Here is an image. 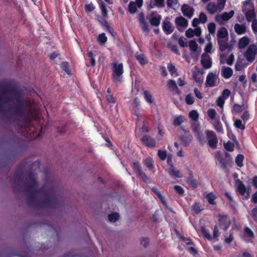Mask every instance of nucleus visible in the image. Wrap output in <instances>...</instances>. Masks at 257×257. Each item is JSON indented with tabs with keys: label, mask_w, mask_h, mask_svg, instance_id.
Here are the masks:
<instances>
[{
	"label": "nucleus",
	"mask_w": 257,
	"mask_h": 257,
	"mask_svg": "<svg viewBox=\"0 0 257 257\" xmlns=\"http://www.w3.org/2000/svg\"><path fill=\"white\" fill-rule=\"evenodd\" d=\"M158 155L160 159L162 161H164L166 158H167V163L170 166V170L169 171V173L170 175L173 177V178L176 179L177 177V173L175 168L173 165L171 156L170 155H167L166 151L161 150H158Z\"/></svg>",
	"instance_id": "nucleus-1"
},
{
	"label": "nucleus",
	"mask_w": 257,
	"mask_h": 257,
	"mask_svg": "<svg viewBox=\"0 0 257 257\" xmlns=\"http://www.w3.org/2000/svg\"><path fill=\"white\" fill-rule=\"evenodd\" d=\"M112 76L115 82L121 81V76L123 73V67L122 63L114 62L112 64Z\"/></svg>",
	"instance_id": "nucleus-2"
},
{
	"label": "nucleus",
	"mask_w": 257,
	"mask_h": 257,
	"mask_svg": "<svg viewBox=\"0 0 257 257\" xmlns=\"http://www.w3.org/2000/svg\"><path fill=\"white\" fill-rule=\"evenodd\" d=\"M205 134L207 140V145L211 149H215L218 144V138L216 134L213 131L210 130H206Z\"/></svg>",
	"instance_id": "nucleus-3"
},
{
	"label": "nucleus",
	"mask_w": 257,
	"mask_h": 257,
	"mask_svg": "<svg viewBox=\"0 0 257 257\" xmlns=\"http://www.w3.org/2000/svg\"><path fill=\"white\" fill-rule=\"evenodd\" d=\"M178 237L179 239L182 241L184 244L186 245H193L189 246L187 248L188 251L192 255H196L198 254V250L194 247V244L192 241L190 237H185L180 235V234L178 231Z\"/></svg>",
	"instance_id": "nucleus-4"
},
{
	"label": "nucleus",
	"mask_w": 257,
	"mask_h": 257,
	"mask_svg": "<svg viewBox=\"0 0 257 257\" xmlns=\"http://www.w3.org/2000/svg\"><path fill=\"white\" fill-rule=\"evenodd\" d=\"M257 54V48L254 45H251L247 48L244 56L248 62L251 63L255 59V56Z\"/></svg>",
	"instance_id": "nucleus-5"
},
{
	"label": "nucleus",
	"mask_w": 257,
	"mask_h": 257,
	"mask_svg": "<svg viewBox=\"0 0 257 257\" xmlns=\"http://www.w3.org/2000/svg\"><path fill=\"white\" fill-rule=\"evenodd\" d=\"M138 19L143 31L149 33L150 29L149 25L145 19V14L142 12H140L138 15Z\"/></svg>",
	"instance_id": "nucleus-6"
},
{
	"label": "nucleus",
	"mask_w": 257,
	"mask_h": 257,
	"mask_svg": "<svg viewBox=\"0 0 257 257\" xmlns=\"http://www.w3.org/2000/svg\"><path fill=\"white\" fill-rule=\"evenodd\" d=\"M161 19V16L156 12H152L149 18L151 25L155 27L159 26Z\"/></svg>",
	"instance_id": "nucleus-7"
},
{
	"label": "nucleus",
	"mask_w": 257,
	"mask_h": 257,
	"mask_svg": "<svg viewBox=\"0 0 257 257\" xmlns=\"http://www.w3.org/2000/svg\"><path fill=\"white\" fill-rule=\"evenodd\" d=\"M219 226L224 231H226L230 225V220L226 215L219 216Z\"/></svg>",
	"instance_id": "nucleus-8"
},
{
	"label": "nucleus",
	"mask_w": 257,
	"mask_h": 257,
	"mask_svg": "<svg viewBox=\"0 0 257 257\" xmlns=\"http://www.w3.org/2000/svg\"><path fill=\"white\" fill-rule=\"evenodd\" d=\"M143 4V0H136V2H131L128 6V10L131 14L135 13L138 8H140L142 7Z\"/></svg>",
	"instance_id": "nucleus-9"
},
{
	"label": "nucleus",
	"mask_w": 257,
	"mask_h": 257,
	"mask_svg": "<svg viewBox=\"0 0 257 257\" xmlns=\"http://www.w3.org/2000/svg\"><path fill=\"white\" fill-rule=\"evenodd\" d=\"M201 64L203 68L205 69L210 68L212 66L211 57L205 53L203 54L201 56Z\"/></svg>",
	"instance_id": "nucleus-10"
},
{
	"label": "nucleus",
	"mask_w": 257,
	"mask_h": 257,
	"mask_svg": "<svg viewBox=\"0 0 257 257\" xmlns=\"http://www.w3.org/2000/svg\"><path fill=\"white\" fill-rule=\"evenodd\" d=\"M216 76L213 72H209L206 77L205 85L206 87H213L216 85Z\"/></svg>",
	"instance_id": "nucleus-11"
},
{
	"label": "nucleus",
	"mask_w": 257,
	"mask_h": 257,
	"mask_svg": "<svg viewBox=\"0 0 257 257\" xmlns=\"http://www.w3.org/2000/svg\"><path fill=\"white\" fill-rule=\"evenodd\" d=\"M230 155L228 153H226L225 154V157H223L221 155H219L217 158V160L221 165V167L224 169H226L227 167V164L229 163L230 161Z\"/></svg>",
	"instance_id": "nucleus-12"
},
{
	"label": "nucleus",
	"mask_w": 257,
	"mask_h": 257,
	"mask_svg": "<svg viewBox=\"0 0 257 257\" xmlns=\"http://www.w3.org/2000/svg\"><path fill=\"white\" fill-rule=\"evenodd\" d=\"M186 182L192 188H196L198 186L197 180L194 178L193 172L190 170L189 171V176Z\"/></svg>",
	"instance_id": "nucleus-13"
},
{
	"label": "nucleus",
	"mask_w": 257,
	"mask_h": 257,
	"mask_svg": "<svg viewBox=\"0 0 257 257\" xmlns=\"http://www.w3.org/2000/svg\"><path fill=\"white\" fill-rule=\"evenodd\" d=\"M181 11L183 15L189 19H190L193 16L194 9L188 5H183L181 8Z\"/></svg>",
	"instance_id": "nucleus-14"
},
{
	"label": "nucleus",
	"mask_w": 257,
	"mask_h": 257,
	"mask_svg": "<svg viewBox=\"0 0 257 257\" xmlns=\"http://www.w3.org/2000/svg\"><path fill=\"white\" fill-rule=\"evenodd\" d=\"M192 136L189 133L188 131L185 132V135L180 137V140L184 146H188L192 141Z\"/></svg>",
	"instance_id": "nucleus-15"
},
{
	"label": "nucleus",
	"mask_w": 257,
	"mask_h": 257,
	"mask_svg": "<svg viewBox=\"0 0 257 257\" xmlns=\"http://www.w3.org/2000/svg\"><path fill=\"white\" fill-rule=\"evenodd\" d=\"M217 43L220 51L223 52L227 49L228 51L232 50V46L231 44H228L225 41L220 39H217Z\"/></svg>",
	"instance_id": "nucleus-16"
},
{
	"label": "nucleus",
	"mask_w": 257,
	"mask_h": 257,
	"mask_svg": "<svg viewBox=\"0 0 257 257\" xmlns=\"http://www.w3.org/2000/svg\"><path fill=\"white\" fill-rule=\"evenodd\" d=\"M163 29L167 35H169L172 33L174 30V27L172 26L169 21L167 20H165L163 23Z\"/></svg>",
	"instance_id": "nucleus-17"
},
{
	"label": "nucleus",
	"mask_w": 257,
	"mask_h": 257,
	"mask_svg": "<svg viewBox=\"0 0 257 257\" xmlns=\"http://www.w3.org/2000/svg\"><path fill=\"white\" fill-rule=\"evenodd\" d=\"M206 10L210 14H214L217 11H219L218 4H216L214 2H210L206 6Z\"/></svg>",
	"instance_id": "nucleus-18"
},
{
	"label": "nucleus",
	"mask_w": 257,
	"mask_h": 257,
	"mask_svg": "<svg viewBox=\"0 0 257 257\" xmlns=\"http://www.w3.org/2000/svg\"><path fill=\"white\" fill-rule=\"evenodd\" d=\"M234 12L233 11H230L229 13L224 12L221 15H217L216 17V20L218 21V18H221L223 21H227L230 19L233 16Z\"/></svg>",
	"instance_id": "nucleus-19"
},
{
	"label": "nucleus",
	"mask_w": 257,
	"mask_h": 257,
	"mask_svg": "<svg viewBox=\"0 0 257 257\" xmlns=\"http://www.w3.org/2000/svg\"><path fill=\"white\" fill-rule=\"evenodd\" d=\"M142 141L147 146L153 147L155 146V141L150 136H144L142 138Z\"/></svg>",
	"instance_id": "nucleus-20"
},
{
	"label": "nucleus",
	"mask_w": 257,
	"mask_h": 257,
	"mask_svg": "<svg viewBox=\"0 0 257 257\" xmlns=\"http://www.w3.org/2000/svg\"><path fill=\"white\" fill-rule=\"evenodd\" d=\"M234 30L237 35H242L246 31V27L244 24H235L234 25Z\"/></svg>",
	"instance_id": "nucleus-21"
},
{
	"label": "nucleus",
	"mask_w": 257,
	"mask_h": 257,
	"mask_svg": "<svg viewBox=\"0 0 257 257\" xmlns=\"http://www.w3.org/2000/svg\"><path fill=\"white\" fill-rule=\"evenodd\" d=\"M233 74V70L230 67H224L221 70V75L225 79H228L231 77Z\"/></svg>",
	"instance_id": "nucleus-22"
},
{
	"label": "nucleus",
	"mask_w": 257,
	"mask_h": 257,
	"mask_svg": "<svg viewBox=\"0 0 257 257\" xmlns=\"http://www.w3.org/2000/svg\"><path fill=\"white\" fill-rule=\"evenodd\" d=\"M235 182L238 184L237 187V191L242 196L244 195L245 193L246 192V188L245 185H244L243 182L239 179L236 180Z\"/></svg>",
	"instance_id": "nucleus-23"
},
{
	"label": "nucleus",
	"mask_w": 257,
	"mask_h": 257,
	"mask_svg": "<svg viewBox=\"0 0 257 257\" xmlns=\"http://www.w3.org/2000/svg\"><path fill=\"white\" fill-rule=\"evenodd\" d=\"M197 141L201 146H204L207 143L206 137L204 136L202 132H200L195 135Z\"/></svg>",
	"instance_id": "nucleus-24"
},
{
	"label": "nucleus",
	"mask_w": 257,
	"mask_h": 257,
	"mask_svg": "<svg viewBox=\"0 0 257 257\" xmlns=\"http://www.w3.org/2000/svg\"><path fill=\"white\" fill-rule=\"evenodd\" d=\"M135 57L142 65H145L148 63L146 57L143 53H139L138 52L136 53L135 54Z\"/></svg>",
	"instance_id": "nucleus-25"
},
{
	"label": "nucleus",
	"mask_w": 257,
	"mask_h": 257,
	"mask_svg": "<svg viewBox=\"0 0 257 257\" xmlns=\"http://www.w3.org/2000/svg\"><path fill=\"white\" fill-rule=\"evenodd\" d=\"M228 36V32L225 27L220 28L217 31V39L224 38Z\"/></svg>",
	"instance_id": "nucleus-26"
},
{
	"label": "nucleus",
	"mask_w": 257,
	"mask_h": 257,
	"mask_svg": "<svg viewBox=\"0 0 257 257\" xmlns=\"http://www.w3.org/2000/svg\"><path fill=\"white\" fill-rule=\"evenodd\" d=\"M167 87L170 91L175 93L177 92V85L175 80H169L167 83Z\"/></svg>",
	"instance_id": "nucleus-27"
},
{
	"label": "nucleus",
	"mask_w": 257,
	"mask_h": 257,
	"mask_svg": "<svg viewBox=\"0 0 257 257\" xmlns=\"http://www.w3.org/2000/svg\"><path fill=\"white\" fill-rule=\"evenodd\" d=\"M244 235L245 237L251 239L254 237L253 232L248 226H245L243 229Z\"/></svg>",
	"instance_id": "nucleus-28"
},
{
	"label": "nucleus",
	"mask_w": 257,
	"mask_h": 257,
	"mask_svg": "<svg viewBox=\"0 0 257 257\" xmlns=\"http://www.w3.org/2000/svg\"><path fill=\"white\" fill-rule=\"evenodd\" d=\"M249 43V39L247 37L240 38L238 41V47L242 49L245 48Z\"/></svg>",
	"instance_id": "nucleus-29"
},
{
	"label": "nucleus",
	"mask_w": 257,
	"mask_h": 257,
	"mask_svg": "<svg viewBox=\"0 0 257 257\" xmlns=\"http://www.w3.org/2000/svg\"><path fill=\"white\" fill-rule=\"evenodd\" d=\"M144 96L146 101L149 104H152L154 102V99H153L150 92L148 90H145L144 91Z\"/></svg>",
	"instance_id": "nucleus-30"
},
{
	"label": "nucleus",
	"mask_w": 257,
	"mask_h": 257,
	"mask_svg": "<svg viewBox=\"0 0 257 257\" xmlns=\"http://www.w3.org/2000/svg\"><path fill=\"white\" fill-rule=\"evenodd\" d=\"M188 21L183 17H178V26L186 28L188 26Z\"/></svg>",
	"instance_id": "nucleus-31"
},
{
	"label": "nucleus",
	"mask_w": 257,
	"mask_h": 257,
	"mask_svg": "<svg viewBox=\"0 0 257 257\" xmlns=\"http://www.w3.org/2000/svg\"><path fill=\"white\" fill-rule=\"evenodd\" d=\"M201 232L205 238H207L209 240H211L212 239V237L209 231L206 229L205 226H203L201 227Z\"/></svg>",
	"instance_id": "nucleus-32"
},
{
	"label": "nucleus",
	"mask_w": 257,
	"mask_h": 257,
	"mask_svg": "<svg viewBox=\"0 0 257 257\" xmlns=\"http://www.w3.org/2000/svg\"><path fill=\"white\" fill-rule=\"evenodd\" d=\"M201 207H202V206L199 202H195L192 206V210L196 214H198L203 209L202 208H201Z\"/></svg>",
	"instance_id": "nucleus-33"
},
{
	"label": "nucleus",
	"mask_w": 257,
	"mask_h": 257,
	"mask_svg": "<svg viewBox=\"0 0 257 257\" xmlns=\"http://www.w3.org/2000/svg\"><path fill=\"white\" fill-rule=\"evenodd\" d=\"M143 163L149 169L152 170L154 168L153 161L151 158H147L144 160Z\"/></svg>",
	"instance_id": "nucleus-34"
},
{
	"label": "nucleus",
	"mask_w": 257,
	"mask_h": 257,
	"mask_svg": "<svg viewBox=\"0 0 257 257\" xmlns=\"http://www.w3.org/2000/svg\"><path fill=\"white\" fill-rule=\"evenodd\" d=\"M206 198L210 204L215 205L216 204L215 199L216 198V197L212 192L208 193L206 195Z\"/></svg>",
	"instance_id": "nucleus-35"
},
{
	"label": "nucleus",
	"mask_w": 257,
	"mask_h": 257,
	"mask_svg": "<svg viewBox=\"0 0 257 257\" xmlns=\"http://www.w3.org/2000/svg\"><path fill=\"white\" fill-rule=\"evenodd\" d=\"M244 159V156L243 155L238 154L236 156L235 162L236 165L239 167H242L243 166V161Z\"/></svg>",
	"instance_id": "nucleus-36"
},
{
	"label": "nucleus",
	"mask_w": 257,
	"mask_h": 257,
	"mask_svg": "<svg viewBox=\"0 0 257 257\" xmlns=\"http://www.w3.org/2000/svg\"><path fill=\"white\" fill-rule=\"evenodd\" d=\"M255 16V14L253 10H248L245 13V17L247 22L253 21Z\"/></svg>",
	"instance_id": "nucleus-37"
},
{
	"label": "nucleus",
	"mask_w": 257,
	"mask_h": 257,
	"mask_svg": "<svg viewBox=\"0 0 257 257\" xmlns=\"http://www.w3.org/2000/svg\"><path fill=\"white\" fill-rule=\"evenodd\" d=\"M97 40L99 44L104 45L106 42L107 38L104 33H102L98 36Z\"/></svg>",
	"instance_id": "nucleus-38"
},
{
	"label": "nucleus",
	"mask_w": 257,
	"mask_h": 257,
	"mask_svg": "<svg viewBox=\"0 0 257 257\" xmlns=\"http://www.w3.org/2000/svg\"><path fill=\"white\" fill-rule=\"evenodd\" d=\"M191 128L194 134H196L200 131V126L198 122H194L191 124Z\"/></svg>",
	"instance_id": "nucleus-39"
},
{
	"label": "nucleus",
	"mask_w": 257,
	"mask_h": 257,
	"mask_svg": "<svg viewBox=\"0 0 257 257\" xmlns=\"http://www.w3.org/2000/svg\"><path fill=\"white\" fill-rule=\"evenodd\" d=\"M214 127L216 131L218 133H223L222 125L220 121H217L214 123Z\"/></svg>",
	"instance_id": "nucleus-40"
},
{
	"label": "nucleus",
	"mask_w": 257,
	"mask_h": 257,
	"mask_svg": "<svg viewBox=\"0 0 257 257\" xmlns=\"http://www.w3.org/2000/svg\"><path fill=\"white\" fill-rule=\"evenodd\" d=\"M119 217V216L117 213H113L108 216L109 221L111 222H115L118 219Z\"/></svg>",
	"instance_id": "nucleus-41"
},
{
	"label": "nucleus",
	"mask_w": 257,
	"mask_h": 257,
	"mask_svg": "<svg viewBox=\"0 0 257 257\" xmlns=\"http://www.w3.org/2000/svg\"><path fill=\"white\" fill-rule=\"evenodd\" d=\"M224 148L229 152H232L234 150V144L228 141L226 143L224 144Z\"/></svg>",
	"instance_id": "nucleus-42"
},
{
	"label": "nucleus",
	"mask_w": 257,
	"mask_h": 257,
	"mask_svg": "<svg viewBox=\"0 0 257 257\" xmlns=\"http://www.w3.org/2000/svg\"><path fill=\"white\" fill-rule=\"evenodd\" d=\"M189 117L193 120L196 121L198 119L199 114L196 110H193L189 112Z\"/></svg>",
	"instance_id": "nucleus-43"
},
{
	"label": "nucleus",
	"mask_w": 257,
	"mask_h": 257,
	"mask_svg": "<svg viewBox=\"0 0 257 257\" xmlns=\"http://www.w3.org/2000/svg\"><path fill=\"white\" fill-rule=\"evenodd\" d=\"M244 109V104L239 105L238 104H234L232 107V110L235 112L238 113L241 112Z\"/></svg>",
	"instance_id": "nucleus-44"
},
{
	"label": "nucleus",
	"mask_w": 257,
	"mask_h": 257,
	"mask_svg": "<svg viewBox=\"0 0 257 257\" xmlns=\"http://www.w3.org/2000/svg\"><path fill=\"white\" fill-rule=\"evenodd\" d=\"M208 30L210 34H214L216 29V25L214 23H210L207 26Z\"/></svg>",
	"instance_id": "nucleus-45"
},
{
	"label": "nucleus",
	"mask_w": 257,
	"mask_h": 257,
	"mask_svg": "<svg viewBox=\"0 0 257 257\" xmlns=\"http://www.w3.org/2000/svg\"><path fill=\"white\" fill-rule=\"evenodd\" d=\"M189 46L190 50L193 52L196 51L198 48V44L194 40H191L189 42Z\"/></svg>",
	"instance_id": "nucleus-46"
},
{
	"label": "nucleus",
	"mask_w": 257,
	"mask_h": 257,
	"mask_svg": "<svg viewBox=\"0 0 257 257\" xmlns=\"http://www.w3.org/2000/svg\"><path fill=\"white\" fill-rule=\"evenodd\" d=\"M193 77L194 80L198 83L201 84L203 81V77L202 76L199 75L198 74V73H194Z\"/></svg>",
	"instance_id": "nucleus-47"
},
{
	"label": "nucleus",
	"mask_w": 257,
	"mask_h": 257,
	"mask_svg": "<svg viewBox=\"0 0 257 257\" xmlns=\"http://www.w3.org/2000/svg\"><path fill=\"white\" fill-rule=\"evenodd\" d=\"M152 190L156 193V194L158 196V197L160 199L162 203L166 206V202L164 198L163 197L161 193L155 188H153Z\"/></svg>",
	"instance_id": "nucleus-48"
},
{
	"label": "nucleus",
	"mask_w": 257,
	"mask_h": 257,
	"mask_svg": "<svg viewBox=\"0 0 257 257\" xmlns=\"http://www.w3.org/2000/svg\"><path fill=\"white\" fill-rule=\"evenodd\" d=\"M231 94V91L228 89H225L223 90L221 95L220 96L224 99H227Z\"/></svg>",
	"instance_id": "nucleus-49"
},
{
	"label": "nucleus",
	"mask_w": 257,
	"mask_h": 257,
	"mask_svg": "<svg viewBox=\"0 0 257 257\" xmlns=\"http://www.w3.org/2000/svg\"><path fill=\"white\" fill-rule=\"evenodd\" d=\"M185 101L188 105H191L194 102V98L191 94H188L186 96Z\"/></svg>",
	"instance_id": "nucleus-50"
},
{
	"label": "nucleus",
	"mask_w": 257,
	"mask_h": 257,
	"mask_svg": "<svg viewBox=\"0 0 257 257\" xmlns=\"http://www.w3.org/2000/svg\"><path fill=\"white\" fill-rule=\"evenodd\" d=\"M234 126L240 130H244L245 129V126L242 123V121L240 119H236L234 121Z\"/></svg>",
	"instance_id": "nucleus-51"
},
{
	"label": "nucleus",
	"mask_w": 257,
	"mask_h": 257,
	"mask_svg": "<svg viewBox=\"0 0 257 257\" xmlns=\"http://www.w3.org/2000/svg\"><path fill=\"white\" fill-rule=\"evenodd\" d=\"M100 8L101 11L102 15L104 17H106L107 16V11L106 8L105 4L102 2L101 3Z\"/></svg>",
	"instance_id": "nucleus-52"
},
{
	"label": "nucleus",
	"mask_w": 257,
	"mask_h": 257,
	"mask_svg": "<svg viewBox=\"0 0 257 257\" xmlns=\"http://www.w3.org/2000/svg\"><path fill=\"white\" fill-rule=\"evenodd\" d=\"M207 114L208 117L211 119H213L215 118L216 115V112L215 110V109L213 108H210L207 111Z\"/></svg>",
	"instance_id": "nucleus-53"
},
{
	"label": "nucleus",
	"mask_w": 257,
	"mask_h": 257,
	"mask_svg": "<svg viewBox=\"0 0 257 257\" xmlns=\"http://www.w3.org/2000/svg\"><path fill=\"white\" fill-rule=\"evenodd\" d=\"M199 20L200 23L202 24H204L206 22L207 20V18L206 15L203 12H201L199 16Z\"/></svg>",
	"instance_id": "nucleus-54"
},
{
	"label": "nucleus",
	"mask_w": 257,
	"mask_h": 257,
	"mask_svg": "<svg viewBox=\"0 0 257 257\" xmlns=\"http://www.w3.org/2000/svg\"><path fill=\"white\" fill-rule=\"evenodd\" d=\"M61 68L67 74H70V71L69 69L68 63L67 62H63L61 64Z\"/></svg>",
	"instance_id": "nucleus-55"
},
{
	"label": "nucleus",
	"mask_w": 257,
	"mask_h": 257,
	"mask_svg": "<svg viewBox=\"0 0 257 257\" xmlns=\"http://www.w3.org/2000/svg\"><path fill=\"white\" fill-rule=\"evenodd\" d=\"M138 175L139 177H140L145 182H150V179L147 177V176L143 171H142L141 172L139 173Z\"/></svg>",
	"instance_id": "nucleus-56"
},
{
	"label": "nucleus",
	"mask_w": 257,
	"mask_h": 257,
	"mask_svg": "<svg viewBox=\"0 0 257 257\" xmlns=\"http://www.w3.org/2000/svg\"><path fill=\"white\" fill-rule=\"evenodd\" d=\"M185 35L187 38H192L194 36V30L192 28H189L185 32Z\"/></svg>",
	"instance_id": "nucleus-57"
},
{
	"label": "nucleus",
	"mask_w": 257,
	"mask_h": 257,
	"mask_svg": "<svg viewBox=\"0 0 257 257\" xmlns=\"http://www.w3.org/2000/svg\"><path fill=\"white\" fill-rule=\"evenodd\" d=\"M225 102V99L220 96H219L216 100L217 105L221 108L223 107Z\"/></svg>",
	"instance_id": "nucleus-58"
},
{
	"label": "nucleus",
	"mask_w": 257,
	"mask_h": 257,
	"mask_svg": "<svg viewBox=\"0 0 257 257\" xmlns=\"http://www.w3.org/2000/svg\"><path fill=\"white\" fill-rule=\"evenodd\" d=\"M88 57L90 58V63L91 65L92 66H94L95 65V61L92 51L88 52Z\"/></svg>",
	"instance_id": "nucleus-59"
},
{
	"label": "nucleus",
	"mask_w": 257,
	"mask_h": 257,
	"mask_svg": "<svg viewBox=\"0 0 257 257\" xmlns=\"http://www.w3.org/2000/svg\"><path fill=\"white\" fill-rule=\"evenodd\" d=\"M226 0H217L218 7H219V11L222 10L225 6Z\"/></svg>",
	"instance_id": "nucleus-60"
},
{
	"label": "nucleus",
	"mask_w": 257,
	"mask_h": 257,
	"mask_svg": "<svg viewBox=\"0 0 257 257\" xmlns=\"http://www.w3.org/2000/svg\"><path fill=\"white\" fill-rule=\"evenodd\" d=\"M133 168L137 171L138 174L143 171L141 169V165L138 162H134L133 163Z\"/></svg>",
	"instance_id": "nucleus-61"
},
{
	"label": "nucleus",
	"mask_w": 257,
	"mask_h": 257,
	"mask_svg": "<svg viewBox=\"0 0 257 257\" xmlns=\"http://www.w3.org/2000/svg\"><path fill=\"white\" fill-rule=\"evenodd\" d=\"M234 60V55L231 54L226 60V63L229 65H232Z\"/></svg>",
	"instance_id": "nucleus-62"
},
{
	"label": "nucleus",
	"mask_w": 257,
	"mask_h": 257,
	"mask_svg": "<svg viewBox=\"0 0 257 257\" xmlns=\"http://www.w3.org/2000/svg\"><path fill=\"white\" fill-rule=\"evenodd\" d=\"M168 69L170 72V73L172 75L176 71V68L174 65H173L172 63H170L168 64Z\"/></svg>",
	"instance_id": "nucleus-63"
},
{
	"label": "nucleus",
	"mask_w": 257,
	"mask_h": 257,
	"mask_svg": "<svg viewBox=\"0 0 257 257\" xmlns=\"http://www.w3.org/2000/svg\"><path fill=\"white\" fill-rule=\"evenodd\" d=\"M252 30L253 32H257V20L256 19H254L252 22L251 24Z\"/></svg>",
	"instance_id": "nucleus-64"
}]
</instances>
